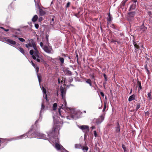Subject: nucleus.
Masks as SVG:
<instances>
[{"mask_svg":"<svg viewBox=\"0 0 152 152\" xmlns=\"http://www.w3.org/2000/svg\"><path fill=\"white\" fill-rule=\"evenodd\" d=\"M20 138H22L25 137V138L28 137V138H32L34 137V130L32 128L28 132L22 135L19 136Z\"/></svg>","mask_w":152,"mask_h":152,"instance_id":"obj_1","label":"nucleus"},{"mask_svg":"<svg viewBox=\"0 0 152 152\" xmlns=\"http://www.w3.org/2000/svg\"><path fill=\"white\" fill-rule=\"evenodd\" d=\"M34 137L37 138H42L45 140H46L47 138L45 137V135L43 134H41L38 130H34Z\"/></svg>","mask_w":152,"mask_h":152,"instance_id":"obj_2","label":"nucleus"},{"mask_svg":"<svg viewBox=\"0 0 152 152\" xmlns=\"http://www.w3.org/2000/svg\"><path fill=\"white\" fill-rule=\"evenodd\" d=\"M137 42L134 39H133V44L134 47V52L137 53H138V50L140 49V47L139 45H140L141 47H142L143 48V45L141 43H138V44H137Z\"/></svg>","mask_w":152,"mask_h":152,"instance_id":"obj_3","label":"nucleus"},{"mask_svg":"<svg viewBox=\"0 0 152 152\" xmlns=\"http://www.w3.org/2000/svg\"><path fill=\"white\" fill-rule=\"evenodd\" d=\"M136 14L135 12H132L128 13L127 20L129 23H131L134 20V17Z\"/></svg>","mask_w":152,"mask_h":152,"instance_id":"obj_4","label":"nucleus"},{"mask_svg":"<svg viewBox=\"0 0 152 152\" xmlns=\"http://www.w3.org/2000/svg\"><path fill=\"white\" fill-rule=\"evenodd\" d=\"M104 119V115L102 114L99 116L97 119L94 118L93 120L94 123H96L97 124H99L103 121Z\"/></svg>","mask_w":152,"mask_h":152,"instance_id":"obj_5","label":"nucleus"},{"mask_svg":"<svg viewBox=\"0 0 152 152\" xmlns=\"http://www.w3.org/2000/svg\"><path fill=\"white\" fill-rule=\"evenodd\" d=\"M2 39L3 41L9 44L15 45L16 44L15 41L9 39V37H4Z\"/></svg>","mask_w":152,"mask_h":152,"instance_id":"obj_6","label":"nucleus"},{"mask_svg":"<svg viewBox=\"0 0 152 152\" xmlns=\"http://www.w3.org/2000/svg\"><path fill=\"white\" fill-rule=\"evenodd\" d=\"M43 49L45 52L47 53L52 54L53 53V50L51 46L45 45Z\"/></svg>","mask_w":152,"mask_h":152,"instance_id":"obj_7","label":"nucleus"},{"mask_svg":"<svg viewBox=\"0 0 152 152\" xmlns=\"http://www.w3.org/2000/svg\"><path fill=\"white\" fill-rule=\"evenodd\" d=\"M79 128L81 129L83 132L85 133V134L86 133H87L89 130V126L87 125H83L80 126L79 127Z\"/></svg>","mask_w":152,"mask_h":152,"instance_id":"obj_8","label":"nucleus"},{"mask_svg":"<svg viewBox=\"0 0 152 152\" xmlns=\"http://www.w3.org/2000/svg\"><path fill=\"white\" fill-rule=\"evenodd\" d=\"M60 91L61 93V96L62 99L64 100L65 105L66 106V102L65 100V94L66 92L64 91V89L63 87H61L60 89Z\"/></svg>","mask_w":152,"mask_h":152,"instance_id":"obj_9","label":"nucleus"},{"mask_svg":"<svg viewBox=\"0 0 152 152\" xmlns=\"http://www.w3.org/2000/svg\"><path fill=\"white\" fill-rule=\"evenodd\" d=\"M59 126L58 125H56L54 126L53 129L52 131L51 132H49V134H48V135H49L51 134H52L55 133L57 131H59Z\"/></svg>","mask_w":152,"mask_h":152,"instance_id":"obj_10","label":"nucleus"},{"mask_svg":"<svg viewBox=\"0 0 152 152\" xmlns=\"http://www.w3.org/2000/svg\"><path fill=\"white\" fill-rule=\"evenodd\" d=\"M120 126L118 122H117L116 124L115 127V132L116 133H119L120 132Z\"/></svg>","mask_w":152,"mask_h":152,"instance_id":"obj_11","label":"nucleus"},{"mask_svg":"<svg viewBox=\"0 0 152 152\" xmlns=\"http://www.w3.org/2000/svg\"><path fill=\"white\" fill-rule=\"evenodd\" d=\"M140 31L141 32H144L146 31L147 28L145 26L144 23H143L141 26L140 27Z\"/></svg>","mask_w":152,"mask_h":152,"instance_id":"obj_12","label":"nucleus"},{"mask_svg":"<svg viewBox=\"0 0 152 152\" xmlns=\"http://www.w3.org/2000/svg\"><path fill=\"white\" fill-rule=\"evenodd\" d=\"M39 53L38 50H37L35 51L34 53V55L32 56L33 58L35 60L36 58H40V56H39Z\"/></svg>","mask_w":152,"mask_h":152,"instance_id":"obj_13","label":"nucleus"},{"mask_svg":"<svg viewBox=\"0 0 152 152\" xmlns=\"http://www.w3.org/2000/svg\"><path fill=\"white\" fill-rule=\"evenodd\" d=\"M36 61L39 63H41L43 64H46V62L44 60V59L42 58L40 56V58H36Z\"/></svg>","mask_w":152,"mask_h":152,"instance_id":"obj_14","label":"nucleus"},{"mask_svg":"<svg viewBox=\"0 0 152 152\" xmlns=\"http://www.w3.org/2000/svg\"><path fill=\"white\" fill-rule=\"evenodd\" d=\"M64 72L66 75L71 76L72 75V72L68 69H64Z\"/></svg>","mask_w":152,"mask_h":152,"instance_id":"obj_15","label":"nucleus"},{"mask_svg":"<svg viewBox=\"0 0 152 152\" xmlns=\"http://www.w3.org/2000/svg\"><path fill=\"white\" fill-rule=\"evenodd\" d=\"M32 41H34V40L33 39H31L29 41V43L28 44H26V47L28 48V49L30 47H32L33 45H32Z\"/></svg>","mask_w":152,"mask_h":152,"instance_id":"obj_16","label":"nucleus"},{"mask_svg":"<svg viewBox=\"0 0 152 152\" xmlns=\"http://www.w3.org/2000/svg\"><path fill=\"white\" fill-rule=\"evenodd\" d=\"M39 14L41 16H43L46 13V11L41 8H39Z\"/></svg>","mask_w":152,"mask_h":152,"instance_id":"obj_17","label":"nucleus"},{"mask_svg":"<svg viewBox=\"0 0 152 152\" xmlns=\"http://www.w3.org/2000/svg\"><path fill=\"white\" fill-rule=\"evenodd\" d=\"M53 16V18L50 22V24L51 26H52V27H53L54 26V23H55V21H54L55 20L54 19V18H55V16Z\"/></svg>","mask_w":152,"mask_h":152,"instance_id":"obj_18","label":"nucleus"},{"mask_svg":"<svg viewBox=\"0 0 152 152\" xmlns=\"http://www.w3.org/2000/svg\"><path fill=\"white\" fill-rule=\"evenodd\" d=\"M135 97V95L134 94H133L132 95L130 96L128 99V101L129 102H131L132 100L134 99Z\"/></svg>","mask_w":152,"mask_h":152,"instance_id":"obj_19","label":"nucleus"},{"mask_svg":"<svg viewBox=\"0 0 152 152\" xmlns=\"http://www.w3.org/2000/svg\"><path fill=\"white\" fill-rule=\"evenodd\" d=\"M136 7V5H135V4H133L132 5H131L129 9V11H130L131 10H134L135 9Z\"/></svg>","mask_w":152,"mask_h":152,"instance_id":"obj_20","label":"nucleus"},{"mask_svg":"<svg viewBox=\"0 0 152 152\" xmlns=\"http://www.w3.org/2000/svg\"><path fill=\"white\" fill-rule=\"evenodd\" d=\"M112 16L110 15V13H109V14L108 15V16L107 18V20L108 21V22H110L112 20Z\"/></svg>","mask_w":152,"mask_h":152,"instance_id":"obj_21","label":"nucleus"},{"mask_svg":"<svg viewBox=\"0 0 152 152\" xmlns=\"http://www.w3.org/2000/svg\"><path fill=\"white\" fill-rule=\"evenodd\" d=\"M58 58H59V60L61 62V64H63L64 62V58L61 57L59 56L58 57Z\"/></svg>","mask_w":152,"mask_h":152,"instance_id":"obj_22","label":"nucleus"},{"mask_svg":"<svg viewBox=\"0 0 152 152\" xmlns=\"http://www.w3.org/2000/svg\"><path fill=\"white\" fill-rule=\"evenodd\" d=\"M38 19V16L37 15H35L34 16L32 19V21L33 22H35Z\"/></svg>","mask_w":152,"mask_h":152,"instance_id":"obj_23","label":"nucleus"},{"mask_svg":"<svg viewBox=\"0 0 152 152\" xmlns=\"http://www.w3.org/2000/svg\"><path fill=\"white\" fill-rule=\"evenodd\" d=\"M32 43V45H33L32 47L34 48V49L35 50V51L37 50V48L36 46V45L35 44V42L34 41H32L31 42Z\"/></svg>","mask_w":152,"mask_h":152,"instance_id":"obj_24","label":"nucleus"},{"mask_svg":"<svg viewBox=\"0 0 152 152\" xmlns=\"http://www.w3.org/2000/svg\"><path fill=\"white\" fill-rule=\"evenodd\" d=\"M82 146L80 144H75V148H81Z\"/></svg>","mask_w":152,"mask_h":152,"instance_id":"obj_25","label":"nucleus"},{"mask_svg":"<svg viewBox=\"0 0 152 152\" xmlns=\"http://www.w3.org/2000/svg\"><path fill=\"white\" fill-rule=\"evenodd\" d=\"M55 147L58 150H60L61 149V146L58 143H56Z\"/></svg>","mask_w":152,"mask_h":152,"instance_id":"obj_26","label":"nucleus"},{"mask_svg":"<svg viewBox=\"0 0 152 152\" xmlns=\"http://www.w3.org/2000/svg\"><path fill=\"white\" fill-rule=\"evenodd\" d=\"M86 82L87 83H88L89 84V85L91 86H92V83H91V81L90 79H88L86 81Z\"/></svg>","mask_w":152,"mask_h":152,"instance_id":"obj_27","label":"nucleus"},{"mask_svg":"<svg viewBox=\"0 0 152 152\" xmlns=\"http://www.w3.org/2000/svg\"><path fill=\"white\" fill-rule=\"evenodd\" d=\"M18 50L23 55L25 54V52L24 49L20 47L19 48Z\"/></svg>","mask_w":152,"mask_h":152,"instance_id":"obj_28","label":"nucleus"},{"mask_svg":"<svg viewBox=\"0 0 152 152\" xmlns=\"http://www.w3.org/2000/svg\"><path fill=\"white\" fill-rule=\"evenodd\" d=\"M57 104L56 103H54L53 105V109L54 110H55L56 109Z\"/></svg>","mask_w":152,"mask_h":152,"instance_id":"obj_29","label":"nucleus"},{"mask_svg":"<svg viewBox=\"0 0 152 152\" xmlns=\"http://www.w3.org/2000/svg\"><path fill=\"white\" fill-rule=\"evenodd\" d=\"M37 76L38 77V80L39 82V83H40L41 81V76L40 74H37Z\"/></svg>","mask_w":152,"mask_h":152,"instance_id":"obj_30","label":"nucleus"},{"mask_svg":"<svg viewBox=\"0 0 152 152\" xmlns=\"http://www.w3.org/2000/svg\"><path fill=\"white\" fill-rule=\"evenodd\" d=\"M127 0H123L121 3V5L124 6L125 5V3L127 1Z\"/></svg>","mask_w":152,"mask_h":152,"instance_id":"obj_31","label":"nucleus"},{"mask_svg":"<svg viewBox=\"0 0 152 152\" xmlns=\"http://www.w3.org/2000/svg\"><path fill=\"white\" fill-rule=\"evenodd\" d=\"M81 148L83 151H84V150H85L86 151H88V148L87 146L84 147L83 146H82Z\"/></svg>","mask_w":152,"mask_h":152,"instance_id":"obj_32","label":"nucleus"},{"mask_svg":"<svg viewBox=\"0 0 152 152\" xmlns=\"http://www.w3.org/2000/svg\"><path fill=\"white\" fill-rule=\"evenodd\" d=\"M148 98H149V100H151L152 98L151 95V92L148 93Z\"/></svg>","mask_w":152,"mask_h":152,"instance_id":"obj_33","label":"nucleus"},{"mask_svg":"<svg viewBox=\"0 0 152 152\" xmlns=\"http://www.w3.org/2000/svg\"><path fill=\"white\" fill-rule=\"evenodd\" d=\"M110 27L114 29H117V28L114 24H112Z\"/></svg>","mask_w":152,"mask_h":152,"instance_id":"obj_34","label":"nucleus"},{"mask_svg":"<svg viewBox=\"0 0 152 152\" xmlns=\"http://www.w3.org/2000/svg\"><path fill=\"white\" fill-rule=\"evenodd\" d=\"M137 84H138L139 87L140 88V89H141L142 88V86L141 85V82L140 81H137Z\"/></svg>","mask_w":152,"mask_h":152,"instance_id":"obj_35","label":"nucleus"},{"mask_svg":"<svg viewBox=\"0 0 152 152\" xmlns=\"http://www.w3.org/2000/svg\"><path fill=\"white\" fill-rule=\"evenodd\" d=\"M122 148L124 150V152H126V148L125 146V145H124L122 144Z\"/></svg>","mask_w":152,"mask_h":152,"instance_id":"obj_36","label":"nucleus"},{"mask_svg":"<svg viewBox=\"0 0 152 152\" xmlns=\"http://www.w3.org/2000/svg\"><path fill=\"white\" fill-rule=\"evenodd\" d=\"M45 95H44V98L46 99L47 102H48L49 101V100L47 98V95L46 94H44Z\"/></svg>","mask_w":152,"mask_h":152,"instance_id":"obj_37","label":"nucleus"},{"mask_svg":"<svg viewBox=\"0 0 152 152\" xmlns=\"http://www.w3.org/2000/svg\"><path fill=\"white\" fill-rule=\"evenodd\" d=\"M140 107V105L139 104H137L135 110L137 111Z\"/></svg>","mask_w":152,"mask_h":152,"instance_id":"obj_38","label":"nucleus"},{"mask_svg":"<svg viewBox=\"0 0 152 152\" xmlns=\"http://www.w3.org/2000/svg\"><path fill=\"white\" fill-rule=\"evenodd\" d=\"M42 90L44 94H46V89L43 87H42Z\"/></svg>","mask_w":152,"mask_h":152,"instance_id":"obj_39","label":"nucleus"},{"mask_svg":"<svg viewBox=\"0 0 152 152\" xmlns=\"http://www.w3.org/2000/svg\"><path fill=\"white\" fill-rule=\"evenodd\" d=\"M18 39L21 42H24L25 41V40L23 38L18 37Z\"/></svg>","mask_w":152,"mask_h":152,"instance_id":"obj_40","label":"nucleus"},{"mask_svg":"<svg viewBox=\"0 0 152 152\" xmlns=\"http://www.w3.org/2000/svg\"><path fill=\"white\" fill-rule=\"evenodd\" d=\"M145 69L148 72V73H149V71L148 68V67L147 64H146L145 66Z\"/></svg>","mask_w":152,"mask_h":152,"instance_id":"obj_41","label":"nucleus"},{"mask_svg":"<svg viewBox=\"0 0 152 152\" xmlns=\"http://www.w3.org/2000/svg\"><path fill=\"white\" fill-rule=\"evenodd\" d=\"M0 28L1 29H3V30H4L5 31L7 32L9 31V29H5L4 27H0Z\"/></svg>","mask_w":152,"mask_h":152,"instance_id":"obj_42","label":"nucleus"},{"mask_svg":"<svg viewBox=\"0 0 152 152\" xmlns=\"http://www.w3.org/2000/svg\"><path fill=\"white\" fill-rule=\"evenodd\" d=\"M104 77V79L106 81H107V77L105 74H103Z\"/></svg>","mask_w":152,"mask_h":152,"instance_id":"obj_43","label":"nucleus"},{"mask_svg":"<svg viewBox=\"0 0 152 152\" xmlns=\"http://www.w3.org/2000/svg\"><path fill=\"white\" fill-rule=\"evenodd\" d=\"M45 106L43 103H42L41 105V110H44L45 108Z\"/></svg>","mask_w":152,"mask_h":152,"instance_id":"obj_44","label":"nucleus"},{"mask_svg":"<svg viewBox=\"0 0 152 152\" xmlns=\"http://www.w3.org/2000/svg\"><path fill=\"white\" fill-rule=\"evenodd\" d=\"M148 14L149 15V17H152L151 16L152 15V13H151V11L148 12Z\"/></svg>","mask_w":152,"mask_h":152,"instance_id":"obj_45","label":"nucleus"},{"mask_svg":"<svg viewBox=\"0 0 152 152\" xmlns=\"http://www.w3.org/2000/svg\"><path fill=\"white\" fill-rule=\"evenodd\" d=\"M94 136L95 137H97V134L96 131H94Z\"/></svg>","mask_w":152,"mask_h":152,"instance_id":"obj_46","label":"nucleus"},{"mask_svg":"<svg viewBox=\"0 0 152 152\" xmlns=\"http://www.w3.org/2000/svg\"><path fill=\"white\" fill-rule=\"evenodd\" d=\"M36 69V72H37V73H38V72L39 71V67L38 66H36V67H35V68H34Z\"/></svg>","mask_w":152,"mask_h":152,"instance_id":"obj_47","label":"nucleus"},{"mask_svg":"<svg viewBox=\"0 0 152 152\" xmlns=\"http://www.w3.org/2000/svg\"><path fill=\"white\" fill-rule=\"evenodd\" d=\"M31 64L32 65L34 66V68H35L36 66V65L33 63V62L32 61H31Z\"/></svg>","mask_w":152,"mask_h":152,"instance_id":"obj_48","label":"nucleus"},{"mask_svg":"<svg viewBox=\"0 0 152 152\" xmlns=\"http://www.w3.org/2000/svg\"><path fill=\"white\" fill-rule=\"evenodd\" d=\"M106 108V105L105 103L104 108L102 110V111L103 112H104L105 111V110Z\"/></svg>","mask_w":152,"mask_h":152,"instance_id":"obj_49","label":"nucleus"},{"mask_svg":"<svg viewBox=\"0 0 152 152\" xmlns=\"http://www.w3.org/2000/svg\"><path fill=\"white\" fill-rule=\"evenodd\" d=\"M70 2H68L67 4H66V8H68L69 7V6H70Z\"/></svg>","mask_w":152,"mask_h":152,"instance_id":"obj_50","label":"nucleus"},{"mask_svg":"<svg viewBox=\"0 0 152 152\" xmlns=\"http://www.w3.org/2000/svg\"><path fill=\"white\" fill-rule=\"evenodd\" d=\"M35 28L37 29H38L39 27V25L38 24H35Z\"/></svg>","mask_w":152,"mask_h":152,"instance_id":"obj_51","label":"nucleus"},{"mask_svg":"<svg viewBox=\"0 0 152 152\" xmlns=\"http://www.w3.org/2000/svg\"><path fill=\"white\" fill-rule=\"evenodd\" d=\"M30 53L31 55H32L34 54V53L33 50H31L30 51Z\"/></svg>","mask_w":152,"mask_h":152,"instance_id":"obj_52","label":"nucleus"},{"mask_svg":"<svg viewBox=\"0 0 152 152\" xmlns=\"http://www.w3.org/2000/svg\"><path fill=\"white\" fill-rule=\"evenodd\" d=\"M76 58H77V64H79V61H78V55L77 54V55H76Z\"/></svg>","mask_w":152,"mask_h":152,"instance_id":"obj_53","label":"nucleus"},{"mask_svg":"<svg viewBox=\"0 0 152 152\" xmlns=\"http://www.w3.org/2000/svg\"><path fill=\"white\" fill-rule=\"evenodd\" d=\"M145 115H147L148 117L149 115V113L148 111H147L145 112Z\"/></svg>","mask_w":152,"mask_h":152,"instance_id":"obj_54","label":"nucleus"},{"mask_svg":"<svg viewBox=\"0 0 152 152\" xmlns=\"http://www.w3.org/2000/svg\"><path fill=\"white\" fill-rule=\"evenodd\" d=\"M100 94L103 97H104V93L103 92H100Z\"/></svg>","mask_w":152,"mask_h":152,"instance_id":"obj_55","label":"nucleus"},{"mask_svg":"<svg viewBox=\"0 0 152 152\" xmlns=\"http://www.w3.org/2000/svg\"><path fill=\"white\" fill-rule=\"evenodd\" d=\"M43 18L42 17H40L39 19V21L41 22Z\"/></svg>","mask_w":152,"mask_h":152,"instance_id":"obj_56","label":"nucleus"},{"mask_svg":"<svg viewBox=\"0 0 152 152\" xmlns=\"http://www.w3.org/2000/svg\"><path fill=\"white\" fill-rule=\"evenodd\" d=\"M137 1V0H134L133 1V4H135V5H136V3Z\"/></svg>","mask_w":152,"mask_h":152,"instance_id":"obj_57","label":"nucleus"},{"mask_svg":"<svg viewBox=\"0 0 152 152\" xmlns=\"http://www.w3.org/2000/svg\"><path fill=\"white\" fill-rule=\"evenodd\" d=\"M40 45L41 47H42L43 46V44L42 42L40 43Z\"/></svg>","mask_w":152,"mask_h":152,"instance_id":"obj_58","label":"nucleus"},{"mask_svg":"<svg viewBox=\"0 0 152 152\" xmlns=\"http://www.w3.org/2000/svg\"><path fill=\"white\" fill-rule=\"evenodd\" d=\"M117 40H112L111 41V42H116V41H117Z\"/></svg>","mask_w":152,"mask_h":152,"instance_id":"obj_59","label":"nucleus"},{"mask_svg":"<svg viewBox=\"0 0 152 152\" xmlns=\"http://www.w3.org/2000/svg\"><path fill=\"white\" fill-rule=\"evenodd\" d=\"M58 112H59V114L61 115V111H60V109H59V110H58Z\"/></svg>","mask_w":152,"mask_h":152,"instance_id":"obj_60","label":"nucleus"},{"mask_svg":"<svg viewBox=\"0 0 152 152\" xmlns=\"http://www.w3.org/2000/svg\"><path fill=\"white\" fill-rule=\"evenodd\" d=\"M91 128L92 129H95V127L94 126H92L91 127Z\"/></svg>","mask_w":152,"mask_h":152,"instance_id":"obj_61","label":"nucleus"},{"mask_svg":"<svg viewBox=\"0 0 152 152\" xmlns=\"http://www.w3.org/2000/svg\"><path fill=\"white\" fill-rule=\"evenodd\" d=\"M48 36H46V39H47V41L48 42Z\"/></svg>","mask_w":152,"mask_h":152,"instance_id":"obj_62","label":"nucleus"},{"mask_svg":"<svg viewBox=\"0 0 152 152\" xmlns=\"http://www.w3.org/2000/svg\"><path fill=\"white\" fill-rule=\"evenodd\" d=\"M62 56H65V57L66 56L65 54H62Z\"/></svg>","mask_w":152,"mask_h":152,"instance_id":"obj_63","label":"nucleus"},{"mask_svg":"<svg viewBox=\"0 0 152 152\" xmlns=\"http://www.w3.org/2000/svg\"><path fill=\"white\" fill-rule=\"evenodd\" d=\"M72 118H73H73H75V116L74 115H72Z\"/></svg>","mask_w":152,"mask_h":152,"instance_id":"obj_64","label":"nucleus"}]
</instances>
